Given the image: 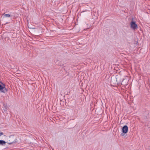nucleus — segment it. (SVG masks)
I'll use <instances>...</instances> for the list:
<instances>
[{"label": "nucleus", "mask_w": 150, "mask_h": 150, "mask_svg": "<svg viewBox=\"0 0 150 150\" xmlns=\"http://www.w3.org/2000/svg\"><path fill=\"white\" fill-rule=\"evenodd\" d=\"M0 90L1 92L5 93L7 91V89L5 88V85L0 82Z\"/></svg>", "instance_id": "2"}, {"label": "nucleus", "mask_w": 150, "mask_h": 150, "mask_svg": "<svg viewBox=\"0 0 150 150\" xmlns=\"http://www.w3.org/2000/svg\"><path fill=\"white\" fill-rule=\"evenodd\" d=\"M7 143L9 144H11L16 142L17 139L16 137L13 135H11L8 138Z\"/></svg>", "instance_id": "1"}, {"label": "nucleus", "mask_w": 150, "mask_h": 150, "mask_svg": "<svg viewBox=\"0 0 150 150\" xmlns=\"http://www.w3.org/2000/svg\"><path fill=\"white\" fill-rule=\"evenodd\" d=\"M128 131V127L127 125H125L122 128V131L124 133H126Z\"/></svg>", "instance_id": "4"}, {"label": "nucleus", "mask_w": 150, "mask_h": 150, "mask_svg": "<svg viewBox=\"0 0 150 150\" xmlns=\"http://www.w3.org/2000/svg\"><path fill=\"white\" fill-rule=\"evenodd\" d=\"M130 27L133 29L135 30L137 28V25L134 21H132L130 23Z\"/></svg>", "instance_id": "3"}, {"label": "nucleus", "mask_w": 150, "mask_h": 150, "mask_svg": "<svg viewBox=\"0 0 150 150\" xmlns=\"http://www.w3.org/2000/svg\"><path fill=\"white\" fill-rule=\"evenodd\" d=\"M6 142L4 140H0V144L3 145L5 144Z\"/></svg>", "instance_id": "5"}, {"label": "nucleus", "mask_w": 150, "mask_h": 150, "mask_svg": "<svg viewBox=\"0 0 150 150\" xmlns=\"http://www.w3.org/2000/svg\"><path fill=\"white\" fill-rule=\"evenodd\" d=\"M124 80H123L122 81L121 84H124Z\"/></svg>", "instance_id": "9"}, {"label": "nucleus", "mask_w": 150, "mask_h": 150, "mask_svg": "<svg viewBox=\"0 0 150 150\" xmlns=\"http://www.w3.org/2000/svg\"><path fill=\"white\" fill-rule=\"evenodd\" d=\"M121 135L122 136H124V134H121Z\"/></svg>", "instance_id": "10"}, {"label": "nucleus", "mask_w": 150, "mask_h": 150, "mask_svg": "<svg viewBox=\"0 0 150 150\" xmlns=\"http://www.w3.org/2000/svg\"><path fill=\"white\" fill-rule=\"evenodd\" d=\"M3 106H4L6 109L7 108V105H5V104H3Z\"/></svg>", "instance_id": "7"}, {"label": "nucleus", "mask_w": 150, "mask_h": 150, "mask_svg": "<svg viewBox=\"0 0 150 150\" xmlns=\"http://www.w3.org/2000/svg\"><path fill=\"white\" fill-rule=\"evenodd\" d=\"M3 134V133L2 132H0V136L2 135Z\"/></svg>", "instance_id": "8"}, {"label": "nucleus", "mask_w": 150, "mask_h": 150, "mask_svg": "<svg viewBox=\"0 0 150 150\" xmlns=\"http://www.w3.org/2000/svg\"><path fill=\"white\" fill-rule=\"evenodd\" d=\"M3 16H4L6 17H10L11 16L10 14H4L3 15Z\"/></svg>", "instance_id": "6"}]
</instances>
